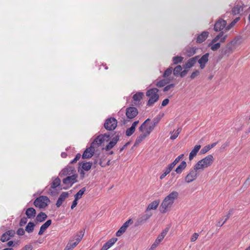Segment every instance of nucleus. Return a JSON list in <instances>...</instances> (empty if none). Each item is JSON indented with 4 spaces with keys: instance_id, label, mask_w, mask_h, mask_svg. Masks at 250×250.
I'll use <instances>...</instances> for the list:
<instances>
[{
    "instance_id": "obj_35",
    "label": "nucleus",
    "mask_w": 250,
    "mask_h": 250,
    "mask_svg": "<svg viewBox=\"0 0 250 250\" xmlns=\"http://www.w3.org/2000/svg\"><path fill=\"white\" fill-rule=\"evenodd\" d=\"M182 70V67L181 65H177L174 69H173V75L175 76H180V74Z\"/></svg>"
},
{
    "instance_id": "obj_16",
    "label": "nucleus",
    "mask_w": 250,
    "mask_h": 250,
    "mask_svg": "<svg viewBox=\"0 0 250 250\" xmlns=\"http://www.w3.org/2000/svg\"><path fill=\"white\" fill-rule=\"evenodd\" d=\"M199 57V56H195L194 57L189 59L187 61V62L184 64V68L186 69H189L192 67L196 62Z\"/></svg>"
},
{
    "instance_id": "obj_64",
    "label": "nucleus",
    "mask_w": 250,
    "mask_h": 250,
    "mask_svg": "<svg viewBox=\"0 0 250 250\" xmlns=\"http://www.w3.org/2000/svg\"><path fill=\"white\" fill-rule=\"evenodd\" d=\"M188 69L186 68L183 71L182 70L180 74V76L182 78L184 77L188 73Z\"/></svg>"
},
{
    "instance_id": "obj_53",
    "label": "nucleus",
    "mask_w": 250,
    "mask_h": 250,
    "mask_svg": "<svg viewBox=\"0 0 250 250\" xmlns=\"http://www.w3.org/2000/svg\"><path fill=\"white\" fill-rule=\"evenodd\" d=\"M170 171L168 170L167 168H166L164 170V173L160 176V179H164L168 174L170 173Z\"/></svg>"
},
{
    "instance_id": "obj_9",
    "label": "nucleus",
    "mask_w": 250,
    "mask_h": 250,
    "mask_svg": "<svg viewBox=\"0 0 250 250\" xmlns=\"http://www.w3.org/2000/svg\"><path fill=\"white\" fill-rule=\"evenodd\" d=\"M78 176L77 174H72L70 176H68L67 177L63 180V183L66 186V188H64L66 189L71 187L74 183L77 182V178Z\"/></svg>"
},
{
    "instance_id": "obj_57",
    "label": "nucleus",
    "mask_w": 250,
    "mask_h": 250,
    "mask_svg": "<svg viewBox=\"0 0 250 250\" xmlns=\"http://www.w3.org/2000/svg\"><path fill=\"white\" fill-rule=\"evenodd\" d=\"M117 238H112L110 240H109L107 242L111 246V247L117 242Z\"/></svg>"
},
{
    "instance_id": "obj_6",
    "label": "nucleus",
    "mask_w": 250,
    "mask_h": 250,
    "mask_svg": "<svg viewBox=\"0 0 250 250\" xmlns=\"http://www.w3.org/2000/svg\"><path fill=\"white\" fill-rule=\"evenodd\" d=\"M154 128L150 124V119H147L139 127V130L142 133L148 136Z\"/></svg>"
},
{
    "instance_id": "obj_29",
    "label": "nucleus",
    "mask_w": 250,
    "mask_h": 250,
    "mask_svg": "<svg viewBox=\"0 0 250 250\" xmlns=\"http://www.w3.org/2000/svg\"><path fill=\"white\" fill-rule=\"evenodd\" d=\"M187 163L185 161H182L181 164L177 167L175 171L177 173L180 174L183 170L186 167Z\"/></svg>"
},
{
    "instance_id": "obj_30",
    "label": "nucleus",
    "mask_w": 250,
    "mask_h": 250,
    "mask_svg": "<svg viewBox=\"0 0 250 250\" xmlns=\"http://www.w3.org/2000/svg\"><path fill=\"white\" fill-rule=\"evenodd\" d=\"M47 217V215L42 212H40L36 217V220L38 222H42L44 221Z\"/></svg>"
},
{
    "instance_id": "obj_48",
    "label": "nucleus",
    "mask_w": 250,
    "mask_h": 250,
    "mask_svg": "<svg viewBox=\"0 0 250 250\" xmlns=\"http://www.w3.org/2000/svg\"><path fill=\"white\" fill-rule=\"evenodd\" d=\"M210 149L208 145L206 146L203 147L200 150V153L202 154H205Z\"/></svg>"
},
{
    "instance_id": "obj_36",
    "label": "nucleus",
    "mask_w": 250,
    "mask_h": 250,
    "mask_svg": "<svg viewBox=\"0 0 250 250\" xmlns=\"http://www.w3.org/2000/svg\"><path fill=\"white\" fill-rule=\"evenodd\" d=\"M86 190V188L85 187L81 189H80L74 196L76 200H79L81 199Z\"/></svg>"
},
{
    "instance_id": "obj_32",
    "label": "nucleus",
    "mask_w": 250,
    "mask_h": 250,
    "mask_svg": "<svg viewBox=\"0 0 250 250\" xmlns=\"http://www.w3.org/2000/svg\"><path fill=\"white\" fill-rule=\"evenodd\" d=\"M173 72V68L172 67H170L167 69L163 74V77L166 79H171L169 78V76L172 74Z\"/></svg>"
},
{
    "instance_id": "obj_1",
    "label": "nucleus",
    "mask_w": 250,
    "mask_h": 250,
    "mask_svg": "<svg viewBox=\"0 0 250 250\" xmlns=\"http://www.w3.org/2000/svg\"><path fill=\"white\" fill-rule=\"evenodd\" d=\"M179 196V193L176 191H173L168 194L163 200L159 207V210L162 213H165L170 210L175 201Z\"/></svg>"
},
{
    "instance_id": "obj_2",
    "label": "nucleus",
    "mask_w": 250,
    "mask_h": 250,
    "mask_svg": "<svg viewBox=\"0 0 250 250\" xmlns=\"http://www.w3.org/2000/svg\"><path fill=\"white\" fill-rule=\"evenodd\" d=\"M240 37H236L233 40L228 42L226 46L221 50L220 56L228 57L236 49L237 46L240 44Z\"/></svg>"
},
{
    "instance_id": "obj_59",
    "label": "nucleus",
    "mask_w": 250,
    "mask_h": 250,
    "mask_svg": "<svg viewBox=\"0 0 250 250\" xmlns=\"http://www.w3.org/2000/svg\"><path fill=\"white\" fill-rule=\"evenodd\" d=\"M198 236L199 235L197 233H194L190 238L191 241L194 242L196 241L197 239Z\"/></svg>"
},
{
    "instance_id": "obj_38",
    "label": "nucleus",
    "mask_w": 250,
    "mask_h": 250,
    "mask_svg": "<svg viewBox=\"0 0 250 250\" xmlns=\"http://www.w3.org/2000/svg\"><path fill=\"white\" fill-rule=\"evenodd\" d=\"M34 227L35 224L34 223L29 222L25 227V230L29 233L32 232L34 230Z\"/></svg>"
},
{
    "instance_id": "obj_39",
    "label": "nucleus",
    "mask_w": 250,
    "mask_h": 250,
    "mask_svg": "<svg viewBox=\"0 0 250 250\" xmlns=\"http://www.w3.org/2000/svg\"><path fill=\"white\" fill-rule=\"evenodd\" d=\"M242 11H243V7L238 5L234 6L232 9V12L234 15L238 14Z\"/></svg>"
},
{
    "instance_id": "obj_37",
    "label": "nucleus",
    "mask_w": 250,
    "mask_h": 250,
    "mask_svg": "<svg viewBox=\"0 0 250 250\" xmlns=\"http://www.w3.org/2000/svg\"><path fill=\"white\" fill-rule=\"evenodd\" d=\"M84 231L83 230H80L73 238V239L77 240V241L80 242L83 237Z\"/></svg>"
},
{
    "instance_id": "obj_18",
    "label": "nucleus",
    "mask_w": 250,
    "mask_h": 250,
    "mask_svg": "<svg viewBox=\"0 0 250 250\" xmlns=\"http://www.w3.org/2000/svg\"><path fill=\"white\" fill-rule=\"evenodd\" d=\"M152 215L151 213H146L139 218L137 221V225H140L144 223L147 220H148Z\"/></svg>"
},
{
    "instance_id": "obj_43",
    "label": "nucleus",
    "mask_w": 250,
    "mask_h": 250,
    "mask_svg": "<svg viewBox=\"0 0 250 250\" xmlns=\"http://www.w3.org/2000/svg\"><path fill=\"white\" fill-rule=\"evenodd\" d=\"M221 43L220 42H217L212 44L211 45H209L208 46L210 47L212 51H216L220 47Z\"/></svg>"
},
{
    "instance_id": "obj_51",
    "label": "nucleus",
    "mask_w": 250,
    "mask_h": 250,
    "mask_svg": "<svg viewBox=\"0 0 250 250\" xmlns=\"http://www.w3.org/2000/svg\"><path fill=\"white\" fill-rule=\"evenodd\" d=\"M125 229L121 227L120 229L116 232V236L119 237L121 236L125 231Z\"/></svg>"
},
{
    "instance_id": "obj_23",
    "label": "nucleus",
    "mask_w": 250,
    "mask_h": 250,
    "mask_svg": "<svg viewBox=\"0 0 250 250\" xmlns=\"http://www.w3.org/2000/svg\"><path fill=\"white\" fill-rule=\"evenodd\" d=\"M61 184V180L59 178H55L52 183L51 184L50 188L49 189V193L53 195V191L52 190V189H54L60 186Z\"/></svg>"
},
{
    "instance_id": "obj_17",
    "label": "nucleus",
    "mask_w": 250,
    "mask_h": 250,
    "mask_svg": "<svg viewBox=\"0 0 250 250\" xmlns=\"http://www.w3.org/2000/svg\"><path fill=\"white\" fill-rule=\"evenodd\" d=\"M68 193L67 192H62L61 194L60 195L57 202L56 204V206L58 208L61 207L62 205V203L64 201V200L68 197Z\"/></svg>"
},
{
    "instance_id": "obj_54",
    "label": "nucleus",
    "mask_w": 250,
    "mask_h": 250,
    "mask_svg": "<svg viewBox=\"0 0 250 250\" xmlns=\"http://www.w3.org/2000/svg\"><path fill=\"white\" fill-rule=\"evenodd\" d=\"M200 72L198 70H195L194 72L192 73L190 75V78L191 79H194L195 77L199 75Z\"/></svg>"
},
{
    "instance_id": "obj_5",
    "label": "nucleus",
    "mask_w": 250,
    "mask_h": 250,
    "mask_svg": "<svg viewBox=\"0 0 250 250\" xmlns=\"http://www.w3.org/2000/svg\"><path fill=\"white\" fill-rule=\"evenodd\" d=\"M50 202L49 199L47 196H40L35 200L34 205L36 207L42 208L47 207Z\"/></svg>"
},
{
    "instance_id": "obj_63",
    "label": "nucleus",
    "mask_w": 250,
    "mask_h": 250,
    "mask_svg": "<svg viewBox=\"0 0 250 250\" xmlns=\"http://www.w3.org/2000/svg\"><path fill=\"white\" fill-rule=\"evenodd\" d=\"M24 233V230L22 228L19 229L17 231V233L19 235H23Z\"/></svg>"
},
{
    "instance_id": "obj_49",
    "label": "nucleus",
    "mask_w": 250,
    "mask_h": 250,
    "mask_svg": "<svg viewBox=\"0 0 250 250\" xmlns=\"http://www.w3.org/2000/svg\"><path fill=\"white\" fill-rule=\"evenodd\" d=\"M101 136H102V139L104 142H108L109 140L110 139V135L108 133H105L104 134H101Z\"/></svg>"
},
{
    "instance_id": "obj_26",
    "label": "nucleus",
    "mask_w": 250,
    "mask_h": 250,
    "mask_svg": "<svg viewBox=\"0 0 250 250\" xmlns=\"http://www.w3.org/2000/svg\"><path fill=\"white\" fill-rule=\"evenodd\" d=\"M208 36V32L207 31L203 32L200 35H199L196 40V42L198 43H202L205 41Z\"/></svg>"
},
{
    "instance_id": "obj_19",
    "label": "nucleus",
    "mask_w": 250,
    "mask_h": 250,
    "mask_svg": "<svg viewBox=\"0 0 250 250\" xmlns=\"http://www.w3.org/2000/svg\"><path fill=\"white\" fill-rule=\"evenodd\" d=\"M200 145H195L193 148V149L191 151L189 155V159L190 161L192 160L194 157H195L197 155V153L201 148Z\"/></svg>"
},
{
    "instance_id": "obj_10",
    "label": "nucleus",
    "mask_w": 250,
    "mask_h": 250,
    "mask_svg": "<svg viewBox=\"0 0 250 250\" xmlns=\"http://www.w3.org/2000/svg\"><path fill=\"white\" fill-rule=\"evenodd\" d=\"M138 114L137 109L135 107H129L126 108L125 114L127 119H132Z\"/></svg>"
},
{
    "instance_id": "obj_47",
    "label": "nucleus",
    "mask_w": 250,
    "mask_h": 250,
    "mask_svg": "<svg viewBox=\"0 0 250 250\" xmlns=\"http://www.w3.org/2000/svg\"><path fill=\"white\" fill-rule=\"evenodd\" d=\"M7 233H6V232L3 233L1 237V238H0V240L3 242H6L8 240H9L10 238V237L9 236L7 235Z\"/></svg>"
},
{
    "instance_id": "obj_3",
    "label": "nucleus",
    "mask_w": 250,
    "mask_h": 250,
    "mask_svg": "<svg viewBox=\"0 0 250 250\" xmlns=\"http://www.w3.org/2000/svg\"><path fill=\"white\" fill-rule=\"evenodd\" d=\"M214 159L212 155H208L205 158L199 161L194 166L196 169L203 170L213 164Z\"/></svg>"
},
{
    "instance_id": "obj_27",
    "label": "nucleus",
    "mask_w": 250,
    "mask_h": 250,
    "mask_svg": "<svg viewBox=\"0 0 250 250\" xmlns=\"http://www.w3.org/2000/svg\"><path fill=\"white\" fill-rule=\"evenodd\" d=\"M102 136L101 135H99L97 137L95 138V139L93 141L92 143L91 144V146H94L95 148L97 146H99L102 143H104L103 140Z\"/></svg>"
},
{
    "instance_id": "obj_21",
    "label": "nucleus",
    "mask_w": 250,
    "mask_h": 250,
    "mask_svg": "<svg viewBox=\"0 0 250 250\" xmlns=\"http://www.w3.org/2000/svg\"><path fill=\"white\" fill-rule=\"evenodd\" d=\"M144 96V93L141 92H137L133 96V100L135 105H137L139 102L142 100Z\"/></svg>"
},
{
    "instance_id": "obj_58",
    "label": "nucleus",
    "mask_w": 250,
    "mask_h": 250,
    "mask_svg": "<svg viewBox=\"0 0 250 250\" xmlns=\"http://www.w3.org/2000/svg\"><path fill=\"white\" fill-rule=\"evenodd\" d=\"M111 246H110L108 242L105 243L100 250H107L109 249Z\"/></svg>"
},
{
    "instance_id": "obj_22",
    "label": "nucleus",
    "mask_w": 250,
    "mask_h": 250,
    "mask_svg": "<svg viewBox=\"0 0 250 250\" xmlns=\"http://www.w3.org/2000/svg\"><path fill=\"white\" fill-rule=\"evenodd\" d=\"M51 220H48L46 222H45L43 225H42L40 228V230L38 232V234L40 235H42L45 231V230L51 224Z\"/></svg>"
},
{
    "instance_id": "obj_11",
    "label": "nucleus",
    "mask_w": 250,
    "mask_h": 250,
    "mask_svg": "<svg viewBox=\"0 0 250 250\" xmlns=\"http://www.w3.org/2000/svg\"><path fill=\"white\" fill-rule=\"evenodd\" d=\"M94 146L91 145L90 147L84 150L82 155V158L87 159L92 157L94 153Z\"/></svg>"
},
{
    "instance_id": "obj_52",
    "label": "nucleus",
    "mask_w": 250,
    "mask_h": 250,
    "mask_svg": "<svg viewBox=\"0 0 250 250\" xmlns=\"http://www.w3.org/2000/svg\"><path fill=\"white\" fill-rule=\"evenodd\" d=\"M174 86H175L174 84H168L164 87V88L163 89V90H164V91H165V92L169 91V90H171V89L173 88L174 87Z\"/></svg>"
},
{
    "instance_id": "obj_55",
    "label": "nucleus",
    "mask_w": 250,
    "mask_h": 250,
    "mask_svg": "<svg viewBox=\"0 0 250 250\" xmlns=\"http://www.w3.org/2000/svg\"><path fill=\"white\" fill-rule=\"evenodd\" d=\"M81 157V154L80 153H78L75 158L71 161L70 163L71 164H74L75 163H76V162H77V161H78Z\"/></svg>"
},
{
    "instance_id": "obj_56",
    "label": "nucleus",
    "mask_w": 250,
    "mask_h": 250,
    "mask_svg": "<svg viewBox=\"0 0 250 250\" xmlns=\"http://www.w3.org/2000/svg\"><path fill=\"white\" fill-rule=\"evenodd\" d=\"M27 219L26 217H23L22 218L20 222V226H23L24 225H25L27 223Z\"/></svg>"
},
{
    "instance_id": "obj_61",
    "label": "nucleus",
    "mask_w": 250,
    "mask_h": 250,
    "mask_svg": "<svg viewBox=\"0 0 250 250\" xmlns=\"http://www.w3.org/2000/svg\"><path fill=\"white\" fill-rule=\"evenodd\" d=\"M176 165V164L175 163H174V162H173L172 163H171L169 165H168L166 168H167L168 170L171 171V170Z\"/></svg>"
},
{
    "instance_id": "obj_20",
    "label": "nucleus",
    "mask_w": 250,
    "mask_h": 250,
    "mask_svg": "<svg viewBox=\"0 0 250 250\" xmlns=\"http://www.w3.org/2000/svg\"><path fill=\"white\" fill-rule=\"evenodd\" d=\"M159 204H160L159 200H156L153 201V202H152L151 203H150L148 205L146 211V212L148 210H150L152 209H153V210L156 209L158 205H159Z\"/></svg>"
},
{
    "instance_id": "obj_7",
    "label": "nucleus",
    "mask_w": 250,
    "mask_h": 250,
    "mask_svg": "<svg viewBox=\"0 0 250 250\" xmlns=\"http://www.w3.org/2000/svg\"><path fill=\"white\" fill-rule=\"evenodd\" d=\"M117 125V121L114 118L107 119L104 124V128L107 130H114Z\"/></svg>"
},
{
    "instance_id": "obj_15",
    "label": "nucleus",
    "mask_w": 250,
    "mask_h": 250,
    "mask_svg": "<svg viewBox=\"0 0 250 250\" xmlns=\"http://www.w3.org/2000/svg\"><path fill=\"white\" fill-rule=\"evenodd\" d=\"M119 140V134L116 135L112 139V140L106 145L105 149L106 151L109 150L112 148L117 143Z\"/></svg>"
},
{
    "instance_id": "obj_62",
    "label": "nucleus",
    "mask_w": 250,
    "mask_h": 250,
    "mask_svg": "<svg viewBox=\"0 0 250 250\" xmlns=\"http://www.w3.org/2000/svg\"><path fill=\"white\" fill-rule=\"evenodd\" d=\"M176 165V164L175 163H174V162H173L172 163H171L169 165H168L166 168H167L168 170L171 171V170Z\"/></svg>"
},
{
    "instance_id": "obj_50",
    "label": "nucleus",
    "mask_w": 250,
    "mask_h": 250,
    "mask_svg": "<svg viewBox=\"0 0 250 250\" xmlns=\"http://www.w3.org/2000/svg\"><path fill=\"white\" fill-rule=\"evenodd\" d=\"M160 121V119L158 118H154L152 122L150 123V124L151 125V126H153V127L154 128L156 126L157 124L159 123Z\"/></svg>"
},
{
    "instance_id": "obj_42",
    "label": "nucleus",
    "mask_w": 250,
    "mask_h": 250,
    "mask_svg": "<svg viewBox=\"0 0 250 250\" xmlns=\"http://www.w3.org/2000/svg\"><path fill=\"white\" fill-rule=\"evenodd\" d=\"M223 36V33L221 32L217 36H216L212 41L211 42L209 43V45H212V44H213L215 42H216L218 40H220V38Z\"/></svg>"
},
{
    "instance_id": "obj_34",
    "label": "nucleus",
    "mask_w": 250,
    "mask_h": 250,
    "mask_svg": "<svg viewBox=\"0 0 250 250\" xmlns=\"http://www.w3.org/2000/svg\"><path fill=\"white\" fill-rule=\"evenodd\" d=\"M167 230H166V229H165L164 230H163L161 234H160L157 238V239H156V241L159 244L160 243V242L163 240V239L164 238V237H165V236L166 235L167 232Z\"/></svg>"
},
{
    "instance_id": "obj_4",
    "label": "nucleus",
    "mask_w": 250,
    "mask_h": 250,
    "mask_svg": "<svg viewBox=\"0 0 250 250\" xmlns=\"http://www.w3.org/2000/svg\"><path fill=\"white\" fill-rule=\"evenodd\" d=\"M159 90L156 88H153L149 89L146 93V95L149 97V99L147 103V105L151 106L153 104L156 103L159 98V96L158 94Z\"/></svg>"
},
{
    "instance_id": "obj_25",
    "label": "nucleus",
    "mask_w": 250,
    "mask_h": 250,
    "mask_svg": "<svg viewBox=\"0 0 250 250\" xmlns=\"http://www.w3.org/2000/svg\"><path fill=\"white\" fill-rule=\"evenodd\" d=\"M25 214L29 219L34 218L36 214V210L33 208H28L26 210Z\"/></svg>"
},
{
    "instance_id": "obj_28",
    "label": "nucleus",
    "mask_w": 250,
    "mask_h": 250,
    "mask_svg": "<svg viewBox=\"0 0 250 250\" xmlns=\"http://www.w3.org/2000/svg\"><path fill=\"white\" fill-rule=\"evenodd\" d=\"M197 48L195 47H188L186 49L185 54L188 57H191L196 52Z\"/></svg>"
},
{
    "instance_id": "obj_14",
    "label": "nucleus",
    "mask_w": 250,
    "mask_h": 250,
    "mask_svg": "<svg viewBox=\"0 0 250 250\" xmlns=\"http://www.w3.org/2000/svg\"><path fill=\"white\" fill-rule=\"evenodd\" d=\"M226 21L223 20H219L214 25V29L216 31H219L224 29L226 25Z\"/></svg>"
},
{
    "instance_id": "obj_8",
    "label": "nucleus",
    "mask_w": 250,
    "mask_h": 250,
    "mask_svg": "<svg viewBox=\"0 0 250 250\" xmlns=\"http://www.w3.org/2000/svg\"><path fill=\"white\" fill-rule=\"evenodd\" d=\"M199 169H195V166H194L193 168L191 169L189 173L185 177V181L188 183H191L194 181L198 175V171Z\"/></svg>"
},
{
    "instance_id": "obj_41",
    "label": "nucleus",
    "mask_w": 250,
    "mask_h": 250,
    "mask_svg": "<svg viewBox=\"0 0 250 250\" xmlns=\"http://www.w3.org/2000/svg\"><path fill=\"white\" fill-rule=\"evenodd\" d=\"M73 241H74V239H71L69 240V242L66 246L67 248H68L69 250H72L77 245V244L75 242H73Z\"/></svg>"
},
{
    "instance_id": "obj_46",
    "label": "nucleus",
    "mask_w": 250,
    "mask_h": 250,
    "mask_svg": "<svg viewBox=\"0 0 250 250\" xmlns=\"http://www.w3.org/2000/svg\"><path fill=\"white\" fill-rule=\"evenodd\" d=\"M133 223V221L131 219H129L127 221H126L124 224L122 225V227L125 229V230L128 227L129 225L132 224Z\"/></svg>"
},
{
    "instance_id": "obj_60",
    "label": "nucleus",
    "mask_w": 250,
    "mask_h": 250,
    "mask_svg": "<svg viewBox=\"0 0 250 250\" xmlns=\"http://www.w3.org/2000/svg\"><path fill=\"white\" fill-rule=\"evenodd\" d=\"M184 156V154H182L180 155L179 156H178L173 161L174 162V163L177 164L180 161V160L183 158Z\"/></svg>"
},
{
    "instance_id": "obj_40",
    "label": "nucleus",
    "mask_w": 250,
    "mask_h": 250,
    "mask_svg": "<svg viewBox=\"0 0 250 250\" xmlns=\"http://www.w3.org/2000/svg\"><path fill=\"white\" fill-rule=\"evenodd\" d=\"M184 60V58L181 56H175L173 57L172 61L174 64H177L181 63Z\"/></svg>"
},
{
    "instance_id": "obj_13",
    "label": "nucleus",
    "mask_w": 250,
    "mask_h": 250,
    "mask_svg": "<svg viewBox=\"0 0 250 250\" xmlns=\"http://www.w3.org/2000/svg\"><path fill=\"white\" fill-rule=\"evenodd\" d=\"M209 54L206 53L203 55L199 59H198L197 61L200 64V67L201 69L205 68L206 64L208 61Z\"/></svg>"
},
{
    "instance_id": "obj_31",
    "label": "nucleus",
    "mask_w": 250,
    "mask_h": 250,
    "mask_svg": "<svg viewBox=\"0 0 250 250\" xmlns=\"http://www.w3.org/2000/svg\"><path fill=\"white\" fill-rule=\"evenodd\" d=\"M147 136L143 133H142L136 139L135 145H138L140 144Z\"/></svg>"
},
{
    "instance_id": "obj_44",
    "label": "nucleus",
    "mask_w": 250,
    "mask_h": 250,
    "mask_svg": "<svg viewBox=\"0 0 250 250\" xmlns=\"http://www.w3.org/2000/svg\"><path fill=\"white\" fill-rule=\"evenodd\" d=\"M135 129L131 126L127 129L125 132V134L127 136H130L135 132Z\"/></svg>"
},
{
    "instance_id": "obj_12",
    "label": "nucleus",
    "mask_w": 250,
    "mask_h": 250,
    "mask_svg": "<svg viewBox=\"0 0 250 250\" xmlns=\"http://www.w3.org/2000/svg\"><path fill=\"white\" fill-rule=\"evenodd\" d=\"M74 168L71 166H67L63 168L60 173V175L62 176H70L73 174Z\"/></svg>"
},
{
    "instance_id": "obj_24",
    "label": "nucleus",
    "mask_w": 250,
    "mask_h": 250,
    "mask_svg": "<svg viewBox=\"0 0 250 250\" xmlns=\"http://www.w3.org/2000/svg\"><path fill=\"white\" fill-rule=\"evenodd\" d=\"M79 165L81 166L82 169L85 171L89 170L92 167V162H86L84 161L79 163Z\"/></svg>"
},
{
    "instance_id": "obj_33",
    "label": "nucleus",
    "mask_w": 250,
    "mask_h": 250,
    "mask_svg": "<svg viewBox=\"0 0 250 250\" xmlns=\"http://www.w3.org/2000/svg\"><path fill=\"white\" fill-rule=\"evenodd\" d=\"M172 79H166L165 78L164 80H162L157 82L156 85L158 87H163L167 83H169Z\"/></svg>"
},
{
    "instance_id": "obj_45",
    "label": "nucleus",
    "mask_w": 250,
    "mask_h": 250,
    "mask_svg": "<svg viewBox=\"0 0 250 250\" xmlns=\"http://www.w3.org/2000/svg\"><path fill=\"white\" fill-rule=\"evenodd\" d=\"M239 18H236L235 20H234L229 25H228L226 27V30L227 31L229 30L235 24V23L239 21Z\"/></svg>"
}]
</instances>
